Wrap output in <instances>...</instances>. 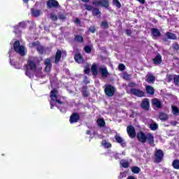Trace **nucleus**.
<instances>
[{
  "label": "nucleus",
  "instance_id": "412c9836",
  "mask_svg": "<svg viewBox=\"0 0 179 179\" xmlns=\"http://www.w3.org/2000/svg\"><path fill=\"white\" fill-rule=\"evenodd\" d=\"M61 57H62V52L58 50L55 55V64H58V62H59V59H61Z\"/></svg>",
  "mask_w": 179,
  "mask_h": 179
},
{
  "label": "nucleus",
  "instance_id": "a878e982",
  "mask_svg": "<svg viewBox=\"0 0 179 179\" xmlns=\"http://www.w3.org/2000/svg\"><path fill=\"white\" fill-rule=\"evenodd\" d=\"M74 58H75V61H76L78 64H83V57H82V55H80V54L76 55Z\"/></svg>",
  "mask_w": 179,
  "mask_h": 179
},
{
  "label": "nucleus",
  "instance_id": "6ab92c4d",
  "mask_svg": "<svg viewBox=\"0 0 179 179\" xmlns=\"http://www.w3.org/2000/svg\"><path fill=\"white\" fill-rule=\"evenodd\" d=\"M147 140L150 145H153V143H155V136L152 134H147L146 141Z\"/></svg>",
  "mask_w": 179,
  "mask_h": 179
},
{
  "label": "nucleus",
  "instance_id": "4c0bfd02",
  "mask_svg": "<svg viewBox=\"0 0 179 179\" xmlns=\"http://www.w3.org/2000/svg\"><path fill=\"white\" fill-rule=\"evenodd\" d=\"M173 82L176 86H179V75L174 76Z\"/></svg>",
  "mask_w": 179,
  "mask_h": 179
},
{
  "label": "nucleus",
  "instance_id": "f8f14e48",
  "mask_svg": "<svg viewBox=\"0 0 179 179\" xmlns=\"http://www.w3.org/2000/svg\"><path fill=\"white\" fill-rule=\"evenodd\" d=\"M44 64L45 65V72H50V71H51V68L52 66V64H51V59H46L45 60Z\"/></svg>",
  "mask_w": 179,
  "mask_h": 179
},
{
  "label": "nucleus",
  "instance_id": "0eeeda50",
  "mask_svg": "<svg viewBox=\"0 0 179 179\" xmlns=\"http://www.w3.org/2000/svg\"><path fill=\"white\" fill-rule=\"evenodd\" d=\"M20 27L22 29H24L26 27V22H22L19 23V25L15 26L14 27V33L17 34V36H20Z\"/></svg>",
  "mask_w": 179,
  "mask_h": 179
},
{
  "label": "nucleus",
  "instance_id": "09e8293b",
  "mask_svg": "<svg viewBox=\"0 0 179 179\" xmlns=\"http://www.w3.org/2000/svg\"><path fill=\"white\" fill-rule=\"evenodd\" d=\"M118 68L120 71H125V65H124L123 64H119Z\"/></svg>",
  "mask_w": 179,
  "mask_h": 179
},
{
  "label": "nucleus",
  "instance_id": "c9c22d12",
  "mask_svg": "<svg viewBox=\"0 0 179 179\" xmlns=\"http://www.w3.org/2000/svg\"><path fill=\"white\" fill-rule=\"evenodd\" d=\"M75 41L78 43H83V37L80 35H77L75 37Z\"/></svg>",
  "mask_w": 179,
  "mask_h": 179
},
{
  "label": "nucleus",
  "instance_id": "0e129e2a",
  "mask_svg": "<svg viewBox=\"0 0 179 179\" xmlns=\"http://www.w3.org/2000/svg\"><path fill=\"white\" fill-rule=\"evenodd\" d=\"M81 1H82V2L87 3V2H89L90 0H81Z\"/></svg>",
  "mask_w": 179,
  "mask_h": 179
},
{
  "label": "nucleus",
  "instance_id": "bb28decb",
  "mask_svg": "<svg viewBox=\"0 0 179 179\" xmlns=\"http://www.w3.org/2000/svg\"><path fill=\"white\" fill-rule=\"evenodd\" d=\"M166 36L170 40H177V36H176L173 33L166 32Z\"/></svg>",
  "mask_w": 179,
  "mask_h": 179
},
{
  "label": "nucleus",
  "instance_id": "69168bd1",
  "mask_svg": "<svg viewBox=\"0 0 179 179\" xmlns=\"http://www.w3.org/2000/svg\"><path fill=\"white\" fill-rule=\"evenodd\" d=\"M60 111L62 112V113H65V111H66V109H60Z\"/></svg>",
  "mask_w": 179,
  "mask_h": 179
},
{
  "label": "nucleus",
  "instance_id": "9d476101",
  "mask_svg": "<svg viewBox=\"0 0 179 179\" xmlns=\"http://www.w3.org/2000/svg\"><path fill=\"white\" fill-rule=\"evenodd\" d=\"M146 137L147 136H145V134L142 131H140L139 133L137 134V138L142 143H146Z\"/></svg>",
  "mask_w": 179,
  "mask_h": 179
},
{
  "label": "nucleus",
  "instance_id": "a211bd4d",
  "mask_svg": "<svg viewBox=\"0 0 179 179\" xmlns=\"http://www.w3.org/2000/svg\"><path fill=\"white\" fill-rule=\"evenodd\" d=\"M162 55L157 53V56L153 59V62L155 65H159L162 64Z\"/></svg>",
  "mask_w": 179,
  "mask_h": 179
},
{
  "label": "nucleus",
  "instance_id": "13d9d810",
  "mask_svg": "<svg viewBox=\"0 0 179 179\" xmlns=\"http://www.w3.org/2000/svg\"><path fill=\"white\" fill-rule=\"evenodd\" d=\"M84 82H85V83H90V81L87 80V76H85V77H84Z\"/></svg>",
  "mask_w": 179,
  "mask_h": 179
},
{
  "label": "nucleus",
  "instance_id": "7ed1b4c3",
  "mask_svg": "<svg viewBox=\"0 0 179 179\" xmlns=\"http://www.w3.org/2000/svg\"><path fill=\"white\" fill-rule=\"evenodd\" d=\"M13 48L15 52L23 57L24 55V46L20 45V41H15L13 44Z\"/></svg>",
  "mask_w": 179,
  "mask_h": 179
},
{
  "label": "nucleus",
  "instance_id": "c756f323",
  "mask_svg": "<svg viewBox=\"0 0 179 179\" xmlns=\"http://www.w3.org/2000/svg\"><path fill=\"white\" fill-rule=\"evenodd\" d=\"M120 164L122 165V166L124 167V169H127V168L129 167V162H128V161H125L124 159H122L120 161Z\"/></svg>",
  "mask_w": 179,
  "mask_h": 179
},
{
  "label": "nucleus",
  "instance_id": "5fc2aeb1",
  "mask_svg": "<svg viewBox=\"0 0 179 179\" xmlns=\"http://www.w3.org/2000/svg\"><path fill=\"white\" fill-rule=\"evenodd\" d=\"M59 19L61 20H65L66 17L64 16V15H59Z\"/></svg>",
  "mask_w": 179,
  "mask_h": 179
},
{
  "label": "nucleus",
  "instance_id": "2eb2a0df",
  "mask_svg": "<svg viewBox=\"0 0 179 179\" xmlns=\"http://www.w3.org/2000/svg\"><path fill=\"white\" fill-rule=\"evenodd\" d=\"M99 72L101 73L103 78H107V76H108V71H107V67L99 68Z\"/></svg>",
  "mask_w": 179,
  "mask_h": 179
},
{
  "label": "nucleus",
  "instance_id": "cd10ccee",
  "mask_svg": "<svg viewBox=\"0 0 179 179\" xmlns=\"http://www.w3.org/2000/svg\"><path fill=\"white\" fill-rule=\"evenodd\" d=\"M91 71L92 72V75H94V76H96V75H97L98 72H97V64H92V66L91 68Z\"/></svg>",
  "mask_w": 179,
  "mask_h": 179
},
{
  "label": "nucleus",
  "instance_id": "e433bc0d",
  "mask_svg": "<svg viewBox=\"0 0 179 179\" xmlns=\"http://www.w3.org/2000/svg\"><path fill=\"white\" fill-rule=\"evenodd\" d=\"M83 94L84 97H87L89 96V92H87V87H83Z\"/></svg>",
  "mask_w": 179,
  "mask_h": 179
},
{
  "label": "nucleus",
  "instance_id": "680f3d73",
  "mask_svg": "<svg viewBox=\"0 0 179 179\" xmlns=\"http://www.w3.org/2000/svg\"><path fill=\"white\" fill-rule=\"evenodd\" d=\"M126 34H127V36H131V30L127 29Z\"/></svg>",
  "mask_w": 179,
  "mask_h": 179
},
{
  "label": "nucleus",
  "instance_id": "3c124183",
  "mask_svg": "<svg viewBox=\"0 0 179 179\" xmlns=\"http://www.w3.org/2000/svg\"><path fill=\"white\" fill-rule=\"evenodd\" d=\"M173 49V50H179V45L178 43H173L172 45Z\"/></svg>",
  "mask_w": 179,
  "mask_h": 179
},
{
  "label": "nucleus",
  "instance_id": "423d86ee",
  "mask_svg": "<svg viewBox=\"0 0 179 179\" xmlns=\"http://www.w3.org/2000/svg\"><path fill=\"white\" fill-rule=\"evenodd\" d=\"M163 156H164V155L163 154V151L162 150H156L155 162L157 163H160V162L163 160Z\"/></svg>",
  "mask_w": 179,
  "mask_h": 179
},
{
  "label": "nucleus",
  "instance_id": "6e6d98bb",
  "mask_svg": "<svg viewBox=\"0 0 179 179\" xmlns=\"http://www.w3.org/2000/svg\"><path fill=\"white\" fill-rule=\"evenodd\" d=\"M138 2H139L141 5H145V3L146 2L145 0H136Z\"/></svg>",
  "mask_w": 179,
  "mask_h": 179
},
{
  "label": "nucleus",
  "instance_id": "ddd939ff",
  "mask_svg": "<svg viewBox=\"0 0 179 179\" xmlns=\"http://www.w3.org/2000/svg\"><path fill=\"white\" fill-rule=\"evenodd\" d=\"M95 5H99L103 8H108V0H100L94 2Z\"/></svg>",
  "mask_w": 179,
  "mask_h": 179
},
{
  "label": "nucleus",
  "instance_id": "6e6552de",
  "mask_svg": "<svg viewBox=\"0 0 179 179\" xmlns=\"http://www.w3.org/2000/svg\"><path fill=\"white\" fill-rule=\"evenodd\" d=\"M127 134L130 138H135L136 136V132L135 131V127L133 126H129L127 128Z\"/></svg>",
  "mask_w": 179,
  "mask_h": 179
},
{
  "label": "nucleus",
  "instance_id": "f704fd0d",
  "mask_svg": "<svg viewBox=\"0 0 179 179\" xmlns=\"http://www.w3.org/2000/svg\"><path fill=\"white\" fill-rule=\"evenodd\" d=\"M172 113L173 115H178V113H179L178 108H177V106H172Z\"/></svg>",
  "mask_w": 179,
  "mask_h": 179
},
{
  "label": "nucleus",
  "instance_id": "c03bdc74",
  "mask_svg": "<svg viewBox=\"0 0 179 179\" xmlns=\"http://www.w3.org/2000/svg\"><path fill=\"white\" fill-rule=\"evenodd\" d=\"M50 19H52L53 22H57V20H58V17L55 14H51Z\"/></svg>",
  "mask_w": 179,
  "mask_h": 179
},
{
  "label": "nucleus",
  "instance_id": "1a4fd4ad",
  "mask_svg": "<svg viewBox=\"0 0 179 179\" xmlns=\"http://www.w3.org/2000/svg\"><path fill=\"white\" fill-rule=\"evenodd\" d=\"M145 80L148 82V83H155L156 77H155L152 73H148L145 77Z\"/></svg>",
  "mask_w": 179,
  "mask_h": 179
},
{
  "label": "nucleus",
  "instance_id": "f3484780",
  "mask_svg": "<svg viewBox=\"0 0 179 179\" xmlns=\"http://www.w3.org/2000/svg\"><path fill=\"white\" fill-rule=\"evenodd\" d=\"M79 121V115L78 113H73L70 117V122L71 124H75Z\"/></svg>",
  "mask_w": 179,
  "mask_h": 179
},
{
  "label": "nucleus",
  "instance_id": "4468645a",
  "mask_svg": "<svg viewBox=\"0 0 179 179\" xmlns=\"http://www.w3.org/2000/svg\"><path fill=\"white\" fill-rule=\"evenodd\" d=\"M59 3H58V1L55 0H49L47 2L48 8H58V6Z\"/></svg>",
  "mask_w": 179,
  "mask_h": 179
},
{
  "label": "nucleus",
  "instance_id": "393cba45",
  "mask_svg": "<svg viewBox=\"0 0 179 179\" xmlns=\"http://www.w3.org/2000/svg\"><path fill=\"white\" fill-rule=\"evenodd\" d=\"M31 13L35 17H38L41 15V10L31 8Z\"/></svg>",
  "mask_w": 179,
  "mask_h": 179
},
{
  "label": "nucleus",
  "instance_id": "37998d69",
  "mask_svg": "<svg viewBox=\"0 0 179 179\" xmlns=\"http://www.w3.org/2000/svg\"><path fill=\"white\" fill-rule=\"evenodd\" d=\"M122 78H123V79H124L125 80H129L131 79V75L124 73V74H123Z\"/></svg>",
  "mask_w": 179,
  "mask_h": 179
},
{
  "label": "nucleus",
  "instance_id": "7c9ffc66",
  "mask_svg": "<svg viewBox=\"0 0 179 179\" xmlns=\"http://www.w3.org/2000/svg\"><path fill=\"white\" fill-rule=\"evenodd\" d=\"M159 120H161L162 121H166L169 120V116L166 113H160Z\"/></svg>",
  "mask_w": 179,
  "mask_h": 179
},
{
  "label": "nucleus",
  "instance_id": "a18cd8bd",
  "mask_svg": "<svg viewBox=\"0 0 179 179\" xmlns=\"http://www.w3.org/2000/svg\"><path fill=\"white\" fill-rule=\"evenodd\" d=\"M173 79H174V76L173 75H168L166 76L167 82H171V80H173Z\"/></svg>",
  "mask_w": 179,
  "mask_h": 179
},
{
  "label": "nucleus",
  "instance_id": "79ce46f5",
  "mask_svg": "<svg viewBox=\"0 0 179 179\" xmlns=\"http://www.w3.org/2000/svg\"><path fill=\"white\" fill-rule=\"evenodd\" d=\"M84 50L85 51V52H87V54H90V52H92V48H90V46H85L84 48Z\"/></svg>",
  "mask_w": 179,
  "mask_h": 179
},
{
  "label": "nucleus",
  "instance_id": "f03ea898",
  "mask_svg": "<svg viewBox=\"0 0 179 179\" xmlns=\"http://www.w3.org/2000/svg\"><path fill=\"white\" fill-rule=\"evenodd\" d=\"M50 108H53L54 106L57 107L59 108L61 106L64 104L59 99H58V91L57 90H53L50 92Z\"/></svg>",
  "mask_w": 179,
  "mask_h": 179
},
{
  "label": "nucleus",
  "instance_id": "5701e85b",
  "mask_svg": "<svg viewBox=\"0 0 179 179\" xmlns=\"http://www.w3.org/2000/svg\"><path fill=\"white\" fill-rule=\"evenodd\" d=\"M145 90L147 93H148V94H151V95L155 94V88H153V87L150 85H147L145 87Z\"/></svg>",
  "mask_w": 179,
  "mask_h": 179
},
{
  "label": "nucleus",
  "instance_id": "72a5a7b5",
  "mask_svg": "<svg viewBox=\"0 0 179 179\" xmlns=\"http://www.w3.org/2000/svg\"><path fill=\"white\" fill-rule=\"evenodd\" d=\"M97 124L99 127H103L106 125V122L104 121V119H98Z\"/></svg>",
  "mask_w": 179,
  "mask_h": 179
},
{
  "label": "nucleus",
  "instance_id": "dca6fc26",
  "mask_svg": "<svg viewBox=\"0 0 179 179\" xmlns=\"http://www.w3.org/2000/svg\"><path fill=\"white\" fill-rule=\"evenodd\" d=\"M32 45L34 47L36 46V50L39 52V54H44V52H45V49H44V47L38 45V43L35 42V43H32Z\"/></svg>",
  "mask_w": 179,
  "mask_h": 179
},
{
  "label": "nucleus",
  "instance_id": "ea45409f",
  "mask_svg": "<svg viewBox=\"0 0 179 179\" xmlns=\"http://www.w3.org/2000/svg\"><path fill=\"white\" fill-rule=\"evenodd\" d=\"M113 5H115V6H117V8H121V3H120V1L113 0Z\"/></svg>",
  "mask_w": 179,
  "mask_h": 179
},
{
  "label": "nucleus",
  "instance_id": "052dcab7",
  "mask_svg": "<svg viewBox=\"0 0 179 179\" xmlns=\"http://www.w3.org/2000/svg\"><path fill=\"white\" fill-rule=\"evenodd\" d=\"M84 72H85V73H87V74H88L89 73V72H90V69H85V71H84Z\"/></svg>",
  "mask_w": 179,
  "mask_h": 179
},
{
  "label": "nucleus",
  "instance_id": "aec40b11",
  "mask_svg": "<svg viewBox=\"0 0 179 179\" xmlns=\"http://www.w3.org/2000/svg\"><path fill=\"white\" fill-rule=\"evenodd\" d=\"M152 103L153 106H155V107H157V108H162V102H160L159 99H152Z\"/></svg>",
  "mask_w": 179,
  "mask_h": 179
},
{
  "label": "nucleus",
  "instance_id": "20e7f679",
  "mask_svg": "<svg viewBox=\"0 0 179 179\" xmlns=\"http://www.w3.org/2000/svg\"><path fill=\"white\" fill-rule=\"evenodd\" d=\"M105 93L108 97H113L115 93V87L112 85H106L105 88Z\"/></svg>",
  "mask_w": 179,
  "mask_h": 179
},
{
  "label": "nucleus",
  "instance_id": "864d4df0",
  "mask_svg": "<svg viewBox=\"0 0 179 179\" xmlns=\"http://www.w3.org/2000/svg\"><path fill=\"white\" fill-rule=\"evenodd\" d=\"M85 7L87 10H92V9H93V6H89L87 4H85Z\"/></svg>",
  "mask_w": 179,
  "mask_h": 179
},
{
  "label": "nucleus",
  "instance_id": "de8ad7c7",
  "mask_svg": "<svg viewBox=\"0 0 179 179\" xmlns=\"http://www.w3.org/2000/svg\"><path fill=\"white\" fill-rule=\"evenodd\" d=\"M101 26L103 27V29H107V27H108V23H107V22H102Z\"/></svg>",
  "mask_w": 179,
  "mask_h": 179
},
{
  "label": "nucleus",
  "instance_id": "8fccbe9b",
  "mask_svg": "<svg viewBox=\"0 0 179 179\" xmlns=\"http://www.w3.org/2000/svg\"><path fill=\"white\" fill-rule=\"evenodd\" d=\"M113 156H114L115 159H120V156H121V154L113 152Z\"/></svg>",
  "mask_w": 179,
  "mask_h": 179
},
{
  "label": "nucleus",
  "instance_id": "2f4dec72",
  "mask_svg": "<svg viewBox=\"0 0 179 179\" xmlns=\"http://www.w3.org/2000/svg\"><path fill=\"white\" fill-rule=\"evenodd\" d=\"M172 166L176 170H179V160L175 159L172 163Z\"/></svg>",
  "mask_w": 179,
  "mask_h": 179
},
{
  "label": "nucleus",
  "instance_id": "e2e57ef3",
  "mask_svg": "<svg viewBox=\"0 0 179 179\" xmlns=\"http://www.w3.org/2000/svg\"><path fill=\"white\" fill-rule=\"evenodd\" d=\"M129 86H131V87H134L136 86V84L134 83H131L129 84Z\"/></svg>",
  "mask_w": 179,
  "mask_h": 179
},
{
  "label": "nucleus",
  "instance_id": "774afa93",
  "mask_svg": "<svg viewBox=\"0 0 179 179\" xmlns=\"http://www.w3.org/2000/svg\"><path fill=\"white\" fill-rule=\"evenodd\" d=\"M23 2H24L25 3H27V2H29V0H23Z\"/></svg>",
  "mask_w": 179,
  "mask_h": 179
},
{
  "label": "nucleus",
  "instance_id": "c85d7f7f",
  "mask_svg": "<svg viewBox=\"0 0 179 179\" xmlns=\"http://www.w3.org/2000/svg\"><path fill=\"white\" fill-rule=\"evenodd\" d=\"M149 126L152 131H156V129H157V128L159 127L157 124H156V122H152V123H150Z\"/></svg>",
  "mask_w": 179,
  "mask_h": 179
},
{
  "label": "nucleus",
  "instance_id": "bf43d9fd",
  "mask_svg": "<svg viewBox=\"0 0 179 179\" xmlns=\"http://www.w3.org/2000/svg\"><path fill=\"white\" fill-rule=\"evenodd\" d=\"M177 124H178V122H177L176 121L171 122V124L173 125V127H176V125H177Z\"/></svg>",
  "mask_w": 179,
  "mask_h": 179
},
{
  "label": "nucleus",
  "instance_id": "4d7b16f0",
  "mask_svg": "<svg viewBox=\"0 0 179 179\" xmlns=\"http://www.w3.org/2000/svg\"><path fill=\"white\" fill-rule=\"evenodd\" d=\"M75 23H76L77 24H80V20H79L78 18H76L75 20Z\"/></svg>",
  "mask_w": 179,
  "mask_h": 179
},
{
  "label": "nucleus",
  "instance_id": "9b49d317",
  "mask_svg": "<svg viewBox=\"0 0 179 179\" xmlns=\"http://www.w3.org/2000/svg\"><path fill=\"white\" fill-rule=\"evenodd\" d=\"M115 139L116 142H117V143H120L121 146H122V148H125V146H127V143H125L122 137L120 136V135L116 134V136H115Z\"/></svg>",
  "mask_w": 179,
  "mask_h": 179
},
{
  "label": "nucleus",
  "instance_id": "39448f33",
  "mask_svg": "<svg viewBox=\"0 0 179 179\" xmlns=\"http://www.w3.org/2000/svg\"><path fill=\"white\" fill-rule=\"evenodd\" d=\"M130 93L137 97H145V92L139 89L132 88Z\"/></svg>",
  "mask_w": 179,
  "mask_h": 179
},
{
  "label": "nucleus",
  "instance_id": "f257e3e1",
  "mask_svg": "<svg viewBox=\"0 0 179 179\" xmlns=\"http://www.w3.org/2000/svg\"><path fill=\"white\" fill-rule=\"evenodd\" d=\"M33 73H35L36 76H41V69H36V63L33 60H29L26 65L25 75L28 78H31Z\"/></svg>",
  "mask_w": 179,
  "mask_h": 179
},
{
  "label": "nucleus",
  "instance_id": "b1692460",
  "mask_svg": "<svg viewBox=\"0 0 179 179\" xmlns=\"http://www.w3.org/2000/svg\"><path fill=\"white\" fill-rule=\"evenodd\" d=\"M141 107L144 110H149V100L145 99V100L143 101L142 103H141Z\"/></svg>",
  "mask_w": 179,
  "mask_h": 179
},
{
  "label": "nucleus",
  "instance_id": "49530a36",
  "mask_svg": "<svg viewBox=\"0 0 179 179\" xmlns=\"http://www.w3.org/2000/svg\"><path fill=\"white\" fill-rule=\"evenodd\" d=\"M125 177H127V174L125 173V172H121L120 176H118V178L122 179V178H125Z\"/></svg>",
  "mask_w": 179,
  "mask_h": 179
},
{
  "label": "nucleus",
  "instance_id": "603ef678",
  "mask_svg": "<svg viewBox=\"0 0 179 179\" xmlns=\"http://www.w3.org/2000/svg\"><path fill=\"white\" fill-rule=\"evenodd\" d=\"M89 31H90L91 33H94V31H96V28L94 26H91L89 28Z\"/></svg>",
  "mask_w": 179,
  "mask_h": 179
},
{
  "label": "nucleus",
  "instance_id": "58836bf2",
  "mask_svg": "<svg viewBox=\"0 0 179 179\" xmlns=\"http://www.w3.org/2000/svg\"><path fill=\"white\" fill-rule=\"evenodd\" d=\"M101 144L106 148H110L111 146V143H108V142H107L106 141H102Z\"/></svg>",
  "mask_w": 179,
  "mask_h": 179
},
{
  "label": "nucleus",
  "instance_id": "338daca9",
  "mask_svg": "<svg viewBox=\"0 0 179 179\" xmlns=\"http://www.w3.org/2000/svg\"><path fill=\"white\" fill-rule=\"evenodd\" d=\"M63 55H64V57H66V52H62Z\"/></svg>",
  "mask_w": 179,
  "mask_h": 179
},
{
  "label": "nucleus",
  "instance_id": "4be33fe9",
  "mask_svg": "<svg viewBox=\"0 0 179 179\" xmlns=\"http://www.w3.org/2000/svg\"><path fill=\"white\" fill-rule=\"evenodd\" d=\"M151 33L153 37H160V31H159L157 28H152L151 29Z\"/></svg>",
  "mask_w": 179,
  "mask_h": 179
},
{
  "label": "nucleus",
  "instance_id": "473e14b6",
  "mask_svg": "<svg viewBox=\"0 0 179 179\" xmlns=\"http://www.w3.org/2000/svg\"><path fill=\"white\" fill-rule=\"evenodd\" d=\"M131 170L134 174H139V171H141V169L138 166H133Z\"/></svg>",
  "mask_w": 179,
  "mask_h": 179
},
{
  "label": "nucleus",
  "instance_id": "a19ab883",
  "mask_svg": "<svg viewBox=\"0 0 179 179\" xmlns=\"http://www.w3.org/2000/svg\"><path fill=\"white\" fill-rule=\"evenodd\" d=\"M92 13L94 16H99V15H100V10L98 8H94L92 10Z\"/></svg>",
  "mask_w": 179,
  "mask_h": 179
}]
</instances>
